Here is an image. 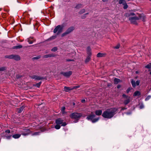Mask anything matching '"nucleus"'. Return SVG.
I'll return each mask as SVG.
<instances>
[{"instance_id": "nucleus-1", "label": "nucleus", "mask_w": 151, "mask_h": 151, "mask_svg": "<svg viewBox=\"0 0 151 151\" xmlns=\"http://www.w3.org/2000/svg\"><path fill=\"white\" fill-rule=\"evenodd\" d=\"M117 110V109L115 108L108 109L103 113L102 116L105 118H111L114 115Z\"/></svg>"}, {"instance_id": "nucleus-2", "label": "nucleus", "mask_w": 151, "mask_h": 151, "mask_svg": "<svg viewBox=\"0 0 151 151\" xmlns=\"http://www.w3.org/2000/svg\"><path fill=\"white\" fill-rule=\"evenodd\" d=\"M63 25H58L54 29L53 32L56 33L57 35H59L63 31Z\"/></svg>"}, {"instance_id": "nucleus-3", "label": "nucleus", "mask_w": 151, "mask_h": 151, "mask_svg": "<svg viewBox=\"0 0 151 151\" xmlns=\"http://www.w3.org/2000/svg\"><path fill=\"white\" fill-rule=\"evenodd\" d=\"M82 115V114L81 113H75L71 114L70 116L72 119H76V121L75 122H76Z\"/></svg>"}, {"instance_id": "nucleus-4", "label": "nucleus", "mask_w": 151, "mask_h": 151, "mask_svg": "<svg viewBox=\"0 0 151 151\" xmlns=\"http://www.w3.org/2000/svg\"><path fill=\"white\" fill-rule=\"evenodd\" d=\"M95 116V115L93 114L92 113L91 115L87 116V119L88 120H91L92 123H94L98 121L99 120V118H94Z\"/></svg>"}, {"instance_id": "nucleus-5", "label": "nucleus", "mask_w": 151, "mask_h": 151, "mask_svg": "<svg viewBox=\"0 0 151 151\" xmlns=\"http://www.w3.org/2000/svg\"><path fill=\"white\" fill-rule=\"evenodd\" d=\"M74 27H70L68 28L61 35L62 37H63L69 34L74 29Z\"/></svg>"}, {"instance_id": "nucleus-6", "label": "nucleus", "mask_w": 151, "mask_h": 151, "mask_svg": "<svg viewBox=\"0 0 151 151\" xmlns=\"http://www.w3.org/2000/svg\"><path fill=\"white\" fill-rule=\"evenodd\" d=\"M122 96L124 99V103L125 105H127L130 101V98L129 96H127L124 94L122 95Z\"/></svg>"}, {"instance_id": "nucleus-7", "label": "nucleus", "mask_w": 151, "mask_h": 151, "mask_svg": "<svg viewBox=\"0 0 151 151\" xmlns=\"http://www.w3.org/2000/svg\"><path fill=\"white\" fill-rule=\"evenodd\" d=\"M141 18L140 17H130L129 18V20L132 23L136 24H137L136 20L141 19Z\"/></svg>"}, {"instance_id": "nucleus-8", "label": "nucleus", "mask_w": 151, "mask_h": 151, "mask_svg": "<svg viewBox=\"0 0 151 151\" xmlns=\"http://www.w3.org/2000/svg\"><path fill=\"white\" fill-rule=\"evenodd\" d=\"M56 123L57 124H61V125L63 126H65L67 124L65 122H63V120L60 119L56 120Z\"/></svg>"}, {"instance_id": "nucleus-9", "label": "nucleus", "mask_w": 151, "mask_h": 151, "mask_svg": "<svg viewBox=\"0 0 151 151\" xmlns=\"http://www.w3.org/2000/svg\"><path fill=\"white\" fill-rule=\"evenodd\" d=\"M61 74L64 76L69 77L72 74V72L71 71L67 72H63L61 73Z\"/></svg>"}, {"instance_id": "nucleus-10", "label": "nucleus", "mask_w": 151, "mask_h": 151, "mask_svg": "<svg viewBox=\"0 0 151 151\" xmlns=\"http://www.w3.org/2000/svg\"><path fill=\"white\" fill-rule=\"evenodd\" d=\"M12 59H14L16 60H20V56L18 55H12Z\"/></svg>"}, {"instance_id": "nucleus-11", "label": "nucleus", "mask_w": 151, "mask_h": 151, "mask_svg": "<svg viewBox=\"0 0 151 151\" xmlns=\"http://www.w3.org/2000/svg\"><path fill=\"white\" fill-rule=\"evenodd\" d=\"M31 78L32 79H35V80H40L43 79L42 77L35 75L32 76Z\"/></svg>"}, {"instance_id": "nucleus-12", "label": "nucleus", "mask_w": 151, "mask_h": 151, "mask_svg": "<svg viewBox=\"0 0 151 151\" xmlns=\"http://www.w3.org/2000/svg\"><path fill=\"white\" fill-rule=\"evenodd\" d=\"M30 131L28 129H27L25 130L24 132L22 134L24 136H25L30 134Z\"/></svg>"}, {"instance_id": "nucleus-13", "label": "nucleus", "mask_w": 151, "mask_h": 151, "mask_svg": "<svg viewBox=\"0 0 151 151\" xmlns=\"http://www.w3.org/2000/svg\"><path fill=\"white\" fill-rule=\"evenodd\" d=\"M87 54L88 55V56L91 57V49L89 47H87Z\"/></svg>"}, {"instance_id": "nucleus-14", "label": "nucleus", "mask_w": 151, "mask_h": 151, "mask_svg": "<svg viewBox=\"0 0 151 151\" xmlns=\"http://www.w3.org/2000/svg\"><path fill=\"white\" fill-rule=\"evenodd\" d=\"M72 90L71 87H67L65 86L64 87V90L66 92H68L69 91Z\"/></svg>"}, {"instance_id": "nucleus-15", "label": "nucleus", "mask_w": 151, "mask_h": 151, "mask_svg": "<svg viewBox=\"0 0 151 151\" xmlns=\"http://www.w3.org/2000/svg\"><path fill=\"white\" fill-rule=\"evenodd\" d=\"M55 55L52 54H50L48 55H45L43 56V58H47L49 57H54Z\"/></svg>"}, {"instance_id": "nucleus-16", "label": "nucleus", "mask_w": 151, "mask_h": 151, "mask_svg": "<svg viewBox=\"0 0 151 151\" xmlns=\"http://www.w3.org/2000/svg\"><path fill=\"white\" fill-rule=\"evenodd\" d=\"M21 135L19 134H16L13 135L12 137L14 139H17L19 138Z\"/></svg>"}, {"instance_id": "nucleus-17", "label": "nucleus", "mask_w": 151, "mask_h": 151, "mask_svg": "<svg viewBox=\"0 0 151 151\" xmlns=\"http://www.w3.org/2000/svg\"><path fill=\"white\" fill-rule=\"evenodd\" d=\"M105 55V54L104 53H99L97 54V56L98 57H104Z\"/></svg>"}, {"instance_id": "nucleus-18", "label": "nucleus", "mask_w": 151, "mask_h": 151, "mask_svg": "<svg viewBox=\"0 0 151 151\" xmlns=\"http://www.w3.org/2000/svg\"><path fill=\"white\" fill-rule=\"evenodd\" d=\"M102 113V111L101 110H97L95 111L96 114L97 115H101Z\"/></svg>"}, {"instance_id": "nucleus-19", "label": "nucleus", "mask_w": 151, "mask_h": 151, "mask_svg": "<svg viewBox=\"0 0 151 151\" xmlns=\"http://www.w3.org/2000/svg\"><path fill=\"white\" fill-rule=\"evenodd\" d=\"M140 95V93L138 91H136L134 93V96H139Z\"/></svg>"}, {"instance_id": "nucleus-20", "label": "nucleus", "mask_w": 151, "mask_h": 151, "mask_svg": "<svg viewBox=\"0 0 151 151\" xmlns=\"http://www.w3.org/2000/svg\"><path fill=\"white\" fill-rule=\"evenodd\" d=\"M121 81L119 79L115 78L114 80V82L115 84H117L118 83L120 82Z\"/></svg>"}, {"instance_id": "nucleus-21", "label": "nucleus", "mask_w": 151, "mask_h": 151, "mask_svg": "<svg viewBox=\"0 0 151 151\" xmlns=\"http://www.w3.org/2000/svg\"><path fill=\"white\" fill-rule=\"evenodd\" d=\"M24 107L23 106H22L20 107L19 109H17V112L19 113H21L23 110Z\"/></svg>"}, {"instance_id": "nucleus-22", "label": "nucleus", "mask_w": 151, "mask_h": 151, "mask_svg": "<svg viewBox=\"0 0 151 151\" xmlns=\"http://www.w3.org/2000/svg\"><path fill=\"white\" fill-rule=\"evenodd\" d=\"M131 83L132 86L133 87H135L136 86V82L135 81H134L133 80H132Z\"/></svg>"}, {"instance_id": "nucleus-23", "label": "nucleus", "mask_w": 151, "mask_h": 151, "mask_svg": "<svg viewBox=\"0 0 151 151\" xmlns=\"http://www.w3.org/2000/svg\"><path fill=\"white\" fill-rule=\"evenodd\" d=\"M22 45H19L14 46L13 47V49H19L22 48Z\"/></svg>"}, {"instance_id": "nucleus-24", "label": "nucleus", "mask_w": 151, "mask_h": 151, "mask_svg": "<svg viewBox=\"0 0 151 151\" xmlns=\"http://www.w3.org/2000/svg\"><path fill=\"white\" fill-rule=\"evenodd\" d=\"M91 59V57L88 56L85 60V62L86 63L88 62Z\"/></svg>"}, {"instance_id": "nucleus-25", "label": "nucleus", "mask_w": 151, "mask_h": 151, "mask_svg": "<svg viewBox=\"0 0 151 151\" xmlns=\"http://www.w3.org/2000/svg\"><path fill=\"white\" fill-rule=\"evenodd\" d=\"M88 14V13H86L85 14H84L81 17V18L82 19H84L86 17V16Z\"/></svg>"}, {"instance_id": "nucleus-26", "label": "nucleus", "mask_w": 151, "mask_h": 151, "mask_svg": "<svg viewBox=\"0 0 151 151\" xmlns=\"http://www.w3.org/2000/svg\"><path fill=\"white\" fill-rule=\"evenodd\" d=\"M6 69V68L5 67H0V71H3L5 70Z\"/></svg>"}, {"instance_id": "nucleus-27", "label": "nucleus", "mask_w": 151, "mask_h": 151, "mask_svg": "<svg viewBox=\"0 0 151 151\" xmlns=\"http://www.w3.org/2000/svg\"><path fill=\"white\" fill-rule=\"evenodd\" d=\"M86 10L84 9L81 10L79 12V13L80 14H82L85 12Z\"/></svg>"}, {"instance_id": "nucleus-28", "label": "nucleus", "mask_w": 151, "mask_h": 151, "mask_svg": "<svg viewBox=\"0 0 151 151\" xmlns=\"http://www.w3.org/2000/svg\"><path fill=\"white\" fill-rule=\"evenodd\" d=\"M126 1L125 0H119V4H123Z\"/></svg>"}, {"instance_id": "nucleus-29", "label": "nucleus", "mask_w": 151, "mask_h": 151, "mask_svg": "<svg viewBox=\"0 0 151 151\" xmlns=\"http://www.w3.org/2000/svg\"><path fill=\"white\" fill-rule=\"evenodd\" d=\"M82 5L81 4H77L76 7L77 9H79L82 7Z\"/></svg>"}, {"instance_id": "nucleus-30", "label": "nucleus", "mask_w": 151, "mask_h": 151, "mask_svg": "<svg viewBox=\"0 0 151 151\" xmlns=\"http://www.w3.org/2000/svg\"><path fill=\"white\" fill-rule=\"evenodd\" d=\"M123 5H124L123 8L124 9H126L127 8L128 6L126 2L124 3Z\"/></svg>"}, {"instance_id": "nucleus-31", "label": "nucleus", "mask_w": 151, "mask_h": 151, "mask_svg": "<svg viewBox=\"0 0 151 151\" xmlns=\"http://www.w3.org/2000/svg\"><path fill=\"white\" fill-rule=\"evenodd\" d=\"M57 50V47H54L51 49V50L52 51L55 52Z\"/></svg>"}, {"instance_id": "nucleus-32", "label": "nucleus", "mask_w": 151, "mask_h": 151, "mask_svg": "<svg viewBox=\"0 0 151 151\" xmlns=\"http://www.w3.org/2000/svg\"><path fill=\"white\" fill-rule=\"evenodd\" d=\"M60 127V125L59 124L56 125L55 126V128L57 129H59Z\"/></svg>"}, {"instance_id": "nucleus-33", "label": "nucleus", "mask_w": 151, "mask_h": 151, "mask_svg": "<svg viewBox=\"0 0 151 151\" xmlns=\"http://www.w3.org/2000/svg\"><path fill=\"white\" fill-rule=\"evenodd\" d=\"M12 55H6L5 56V57L6 58H9L10 59H12Z\"/></svg>"}, {"instance_id": "nucleus-34", "label": "nucleus", "mask_w": 151, "mask_h": 151, "mask_svg": "<svg viewBox=\"0 0 151 151\" xmlns=\"http://www.w3.org/2000/svg\"><path fill=\"white\" fill-rule=\"evenodd\" d=\"M65 109V108L64 106L62 107L61 109V111L62 112L63 114H64V113Z\"/></svg>"}, {"instance_id": "nucleus-35", "label": "nucleus", "mask_w": 151, "mask_h": 151, "mask_svg": "<svg viewBox=\"0 0 151 151\" xmlns=\"http://www.w3.org/2000/svg\"><path fill=\"white\" fill-rule=\"evenodd\" d=\"M41 82H40L39 83H38L37 84H36L35 85V86L37 87H39L41 84Z\"/></svg>"}, {"instance_id": "nucleus-36", "label": "nucleus", "mask_w": 151, "mask_h": 151, "mask_svg": "<svg viewBox=\"0 0 151 151\" xmlns=\"http://www.w3.org/2000/svg\"><path fill=\"white\" fill-rule=\"evenodd\" d=\"M40 132H35L32 134V135H39L40 134Z\"/></svg>"}, {"instance_id": "nucleus-37", "label": "nucleus", "mask_w": 151, "mask_h": 151, "mask_svg": "<svg viewBox=\"0 0 151 151\" xmlns=\"http://www.w3.org/2000/svg\"><path fill=\"white\" fill-rule=\"evenodd\" d=\"M56 37V35H55L51 37H50V40H53L55 39Z\"/></svg>"}, {"instance_id": "nucleus-38", "label": "nucleus", "mask_w": 151, "mask_h": 151, "mask_svg": "<svg viewBox=\"0 0 151 151\" xmlns=\"http://www.w3.org/2000/svg\"><path fill=\"white\" fill-rule=\"evenodd\" d=\"M151 98V96L149 95L148 96L147 98L145 99V100L147 101L149 100Z\"/></svg>"}, {"instance_id": "nucleus-39", "label": "nucleus", "mask_w": 151, "mask_h": 151, "mask_svg": "<svg viewBox=\"0 0 151 151\" xmlns=\"http://www.w3.org/2000/svg\"><path fill=\"white\" fill-rule=\"evenodd\" d=\"M40 58V56H38L36 57H35L33 58V60H37L39 59Z\"/></svg>"}, {"instance_id": "nucleus-40", "label": "nucleus", "mask_w": 151, "mask_h": 151, "mask_svg": "<svg viewBox=\"0 0 151 151\" xmlns=\"http://www.w3.org/2000/svg\"><path fill=\"white\" fill-rule=\"evenodd\" d=\"M140 83V81H137L136 82V85L137 86H138L139 85Z\"/></svg>"}, {"instance_id": "nucleus-41", "label": "nucleus", "mask_w": 151, "mask_h": 151, "mask_svg": "<svg viewBox=\"0 0 151 151\" xmlns=\"http://www.w3.org/2000/svg\"><path fill=\"white\" fill-rule=\"evenodd\" d=\"M145 67L147 68H151V65L148 64L145 66Z\"/></svg>"}, {"instance_id": "nucleus-42", "label": "nucleus", "mask_w": 151, "mask_h": 151, "mask_svg": "<svg viewBox=\"0 0 151 151\" xmlns=\"http://www.w3.org/2000/svg\"><path fill=\"white\" fill-rule=\"evenodd\" d=\"M79 87V86H73V87L72 88V90L74 89H76L78 88Z\"/></svg>"}, {"instance_id": "nucleus-43", "label": "nucleus", "mask_w": 151, "mask_h": 151, "mask_svg": "<svg viewBox=\"0 0 151 151\" xmlns=\"http://www.w3.org/2000/svg\"><path fill=\"white\" fill-rule=\"evenodd\" d=\"M12 136L11 135L10 136H6V137L7 139H10L11 138Z\"/></svg>"}, {"instance_id": "nucleus-44", "label": "nucleus", "mask_w": 151, "mask_h": 151, "mask_svg": "<svg viewBox=\"0 0 151 151\" xmlns=\"http://www.w3.org/2000/svg\"><path fill=\"white\" fill-rule=\"evenodd\" d=\"M120 47V45H118L114 47V48L115 49H118Z\"/></svg>"}, {"instance_id": "nucleus-45", "label": "nucleus", "mask_w": 151, "mask_h": 151, "mask_svg": "<svg viewBox=\"0 0 151 151\" xmlns=\"http://www.w3.org/2000/svg\"><path fill=\"white\" fill-rule=\"evenodd\" d=\"M144 107V106L143 104H142L140 105V108L141 109H142Z\"/></svg>"}, {"instance_id": "nucleus-46", "label": "nucleus", "mask_w": 151, "mask_h": 151, "mask_svg": "<svg viewBox=\"0 0 151 151\" xmlns=\"http://www.w3.org/2000/svg\"><path fill=\"white\" fill-rule=\"evenodd\" d=\"M27 41L29 42V44H32L33 43L32 41H29V39H27Z\"/></svg>"}, {"instance_id": "nucleus-47", "label": "nucleus", "mask_w": 151, "mask_h": 151, "mask_svg": "<svg viewBox=\"0 0 151 151\" xmlns=\"http://www.w3.org/2000/svg\"><path fill=\"white\" fill-rule=\"evenodd\" d=\"M5 132L8 133H9L10 132V131L9 130H6L5 131Z\"/></svg>"}, {"instance_id": "nucleus-48", "label": "nucleus", "mask_w": 151, "mask_h": 151, "mask_svg": "<svg viewBox=\"0 0 151 151\" xmlns=\"http://www.w3.org/2000/svg\"><path fill=\"white\" fill-rule=\"evenodd\" d=\"M121 87V86L120 85H118V86H117V88H120V87Z\"/></svg>"}, {"instance_id": "nucleus-49", "label": "nucleus", "mask_w": 151, "mask_h": 151, "mask_svg": "<svg viewBox=\"0 0 151 151\" xmlns=\"http://www.w3.org/2000/svg\"><path fill=\"white\" fill-rule=\"evenodd\" d=\"M135 14L133 13H130V15H134Z\"/></svg>"}, {"instance_id": "nucleus-50", "label": "nucleus", "mask_w": 151, "mask_h": 151, "mask_svg": "<svg viewBox=\"0 0 151 151\" xmlns=\"http://www.w3.org/2000/svg\"><path fill=\"white\" fill-rule=\"evenodd\" d=\"M131 114V113L130 112H127L126 113V114L127 115H129V114Z\"/></svg>"}, {"instance_id": "nucleus-51", "label": "nucleus", "mask_w": 151, "mask_h": 151, "mask_svg": "<svg viewBox=\"0 0 151 151\" xmlns=\"http://www.w3.org/2000/svg\"><path fill=\"white\" fill-rule=\"evenodd\" d=\"M85 101V99H83L82 100V103L84 102Z\"/></svg>"}, {"instance_id": "nucleus-52", "label": "nucleus", "mask_w": 151, "mask_h": 151, "mask_svg": "<svg viewBox=\"0 0 151 151\" xmlns=\"http://www.w3.org/2000/svg\"><path fill=\"white\" fill-rule=\"evenodd\" d=\"M126 109L125 108H122V110H124V109Z\"/></svg>"}, {"instance_id": "nucleus-53", "label": "nucleus", "mask_w": 151, "mask_h": 151, "mask_svg": "<svg viewBox=\"0 0 151 151\" xmlns=\"http://www.w3.org/2000/svg\"><path fill=\"white\" fill-rule=\"evenodd\" d=\"M67 61H72V60L70 59H68V60H67Z\"/></svg>"}, {"instance_id": "nucleus-54", "label": "nucleus", "mask_w": 151, "mask_h": 151, "mask_svg": "<svg viewBox=\"0 0 151 151\" xmlns=\"http://www.w3.org/2000/svg\"><path fill=\"white\" fill-rule=\"evenodd\" d=\"M129 89H127V92L128 93L129 92Z\"/></svg>"}, {"instance_id": "nucleus-55", "label": "nucleus", "mask_w": 151, "mask_h": 151, "mask_svg": "<svg viewBox=\"0 0 151 151\" xmlns=\"http://www.w3.org/2000/svg\"><path fill=\"white\" fill-rule=\"evenodd\" d=\"M139 73V72L138 71H136V73L137 74V73Z\"/></svg>"}, {"instance_id": "nucleus-56", "label": "nucleus", "mask_w": 151, "mask_h": 151, "mask_svg": "<svg viewBox=\"0 0 151 151\" xmlns=\"http://www.w3.org/2000/svg\"><path fill=\"white\" fill-rule=\"evenodd\" d=\"M107 1V0H103V1H104V2H105V1Z\"/></svg>"}, {"instance_id": "nucleus-57", "label": "nucleus", "mask_w": 151, "mask_h": 151, "mask_svg": "<svg viewBox=\"0 0 151 151\" xmlns=\"http://www.w3.org/2000/svg\"><path fill=\"white\" fill-rule=\"evenodd\" d=\"M73 105H75V103H73Z\"/></svg>"}, {"instance_id": "nucleus-58", "label": "nucleus", "mask_w": 151, "mask_h": 151, "mask_svg": "<svg viewBox=\"0 0 151 151\" xmlns=\"http://www.w3.org/2000/svg\"><path fill=\"white\" fill-rule=\"evenodd\" d=\"M150 74L151 75V72H150Z\"/></svg>"}, {"instance_id": "nucleus-59", "label": "nucleus", "mask_w": 151, "mask_h": 151, "mask_svg": "<svg viewBox=\"0 0 151 151\" xmlns=\"http://www.w3.org/2000/svg\"><path fill=\"white\" fill-rule=\"evenodd\" d=\"M1 9H0V11L1 10Z\"/></svg>"}]
</instances>
